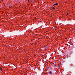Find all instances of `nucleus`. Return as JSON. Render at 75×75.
<instances>
[{"label":"nucleus","instance_id":"obj_1","mask_svg":"<svg viewBox=\"0 0 75 75\" xmlns=\"http://www.w3.org/2000/svg\"><path fill=\"white\" fill-rule=\"evenodd\" d=\"M49 74L50 75H53V73H52V71H50L49 72Z\"/></svg>","mask_w":75,"mask_h":75},{"label":"nucleus","instance_id":"obj_2","mask_svg":"<svg viewBox=\"0 0 75 75\" xmlns=\"http://www.w3.org/2000/svg\"><path fill=\"white\" fill-rule=\"evenodd\" d=\"M44 48H45V49H47V48H48V46L46 45V46H44Z\"/></svg>","mask_w":75,"mask_h":75},{"label":"nucleus","instance_id":"obj_3","mask_svg":"<svg viewBox=\"0 0 75 75\" xmlns=\"http://www.w3.org/2000/svg\"><path fill=\"white\" fill-rule=\"evenodd\" d=\"M49 68H50V69H52V66H51V65H50V67H49Z\"/></svg>","mask_w":75,"mask_h":75},{"label":"nucleus","instance_id":"obj_4","mask_svg":"<svg viewBox=\"0 0 75 75\" xmlns=\"http://www.w3.org/2000/svg\"><path fill=\"white\" fill-rule=\"evenodd\" d=\"M56 5H58V3L56 4H54L53 5V6H55Z\"/></svg>","mask_w":75,"mask_h":75},{"label":"nucleus","instance_id":"obj_5","mask_svg":"<svg viewBox=\"0 0 75 75\" xmlns=\"http://www.w3.org/2000/svg\"><path fill=\"white\" fill-rule=\"evenodd\" d=\"M52 8H53V9H55V8L54 7H53Z\"/></svg>","mask_w":75,"mask_h":75},{"label":"nucleus","instance_id":"obj_6","mask_svg":"<svg viewBox=\"0 0 75 75\" xmlns=\"http://www.w3.org/2000/svg\"><path fill=\"white\" fill-rule=\"evenodd\" d=\"M57 66V64H55L54 65V67H55Z\"/></svg>","mask_w":75,"mask_h":75},{"label":"nucleus","instance_id":"obj_7","mask_svg":"<svg viewBox=\"0 0 75 75\" xmlns=\"http://www.w3.org/2000/svg\"><path fill=\"white\" fill-rule=\"evenodd\" d=\"M2 69H2V68H1V69H0V70H1V71H2Z\"/></svg>","mask_w":75,"mask_h":75},{"label":"nucleus","instance_id":"obj_8","mask_svg":"<svg viewBox=\"0 0 75 75\" xmlns=\"http://www.w3.org/2000/svg\"><path fill=\"white\" fill-rule=\"evenodd\" d=\"M67 15H69V13H67Z\"/></svg>","mask_w":75,"mask_h":75},{"label":"nucleus","instance_id":"obj_9","mask_svg":"<svg viewBox=\"0 0 75 75\" xmlns=\"http://www.w3.org/2000/svg\"><path fill=\"white\" fill-rule=\"evenodd\" d=\"M30 1L29 0H28V1Z\"/></svg>","mask_w":75,"mask_h":75},{"label":"nucleus","instance_id":"obj_10","mask_svg":"<svg viewBox=\"0 0 75 75\" xmlns=\"http://www.w3.org/2000/svg\"><path fill=\"white\" fill-rule=\"evenodd\" d=\"M67 57H68V55H67Z\"/></svg>","mask_w":75,"mask_h":75},{"label":"nucleus","instance_id":"obj_11","mask_svg":"<svg viewBox=\"0 0 75 75\" xmlns=\"http://www.w3.org/2000/svg\"><path fill=\"white\" fill-rule=\"evenodd\" d=\"M52 1H54V0H52Z\"/></svg>","mask_w":75,"mask_h":75},{"label":"nucleus","instance_id":"obj_12","mask_svg":"<svg viewBox=\"0 0 75 75\" xmlns=\"http://www.w3.org/2000/svg\"><path fill=\"white\" fill-rule=\"evenodd\" d=\"M52 65L54 66V65Z\"/></svg>","mask_w":75,"mask_h":75},{"label":"nucleus","instance_id":"obj_13","mask_svg":"<svg viewBox=\"0 0 75 75\" xmlns=\"http://www.w3.org/2000/svg\"><path fill=\"white\" fill-rule=\"evenodd\" d=\"M35 19L36 20V19H37L36 18H35Z\"/></svg>","mask_w":75,"mask_h":75},{"label":"nucleus","instance_id":"obj_14","mask_svg":"<svg viewBox=\"0 0 75 75\" xmlns=\"http://www.w3.org/2000/svg\"><path fill=\"white\" fill-rule=\"evenodd\" d=\"M51 8H52V7H51Z\"/></svg>","mask_w":75,"mask_h":75},{"label":"nucleus","instance_id":"obj_15","mask_svg":"<svg viewBox=\"0 0 75 75\" xmlns=\"http://www.w3.org/2000/svg\"><path fill=\"white\" fill-rule=\"evenodd\" d=\"M67 75H68V74H67Z\"/></svg>","mask_w":75,"mask_h":75},{"label":"nucleus","instance_id":"obj_16","mask_svg":"<svg viewBox=\"0 0 75 75\" xmlns=\"http://www.w3.org/2000/svg\"><path fill=\"white\" fill-rule=\"evenodd\" d=\"M29 0L30 1V0Z\"/></svg>","mask_w":75,"mask_h":75}]
</instances>
